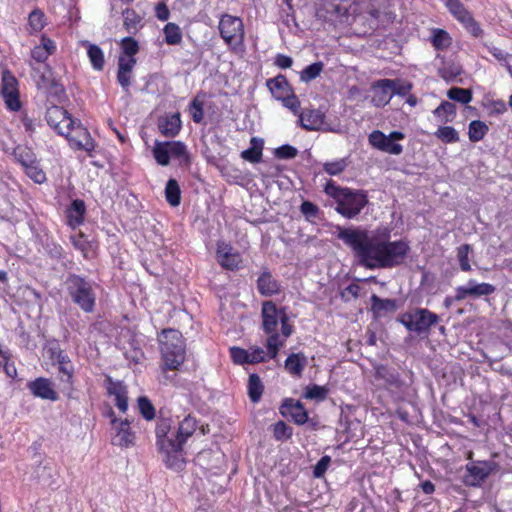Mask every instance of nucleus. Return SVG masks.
Segmentation results:
<instances>
[{"instance_id":"1","label":"nucleus","mask_w":512,"mask_h":512,"mask_svg":"<svg viewBox=\"0 0 512 512\" xmlns=\"http://www.w3.org/2000/svg\"><path fill=\"white\" fill-rule=\"evenodd\" d=\"M334 234L349 247L358 263L368 269L392 268L403 263L409 251L407 242L390 241V230L369 231L361 227L337 225Z\"/></svg>"},{"instance_id":"2","label":"nucleus","mask_w":512,"mask_h":512,"mask_svg":"<svg viewBox=\"0 0 512 512\" xmlns=\"http://www.w3.org/2000/svg\"><path fill=\"white\" fill-rule=\"evenodd\" d=\"M389 6L390 0H322L316 8V18L325 24V30L343 29L357 15L367 13L369 28L377 30L385 28V22L395 19Z\"/></svg>"},{"instance_id":"3","label":"nucleus","mask_w":512,"mask_h":512,"mask_svg":"<svg viewBox=\"0 0 512 512\" xmlns=\"http://www.w3.org/2000/svg\"><path fill=\"white\" fill-rule=\"evenodd\" d=\"M324 191L336 201L335 210L348 219L355 218L368 204L365 191L340 187L333 181L327 182Z\"/></svg>"},{"instance_id":"4","label":"nucleus","mask_w":512,"mask_h":512,"mask_svg":"<svg viewBox=\"0 0 512 512\" xmlns=\"http://www.w3.org/2000/svg\"><path fill=\"white\" fill-rule=\"evenodd\" d=\"M159 344L166 368L178 369L185 360V342L181 332L164 329L159 336Z\"/></svg>"},{"instance_id":"5","label":"nucleus","mask_w":512,"mask_h":512,"mask_svg":"<svg viewBox=\"0 0 512 512\" xmlns=\"http://www.w3.org/2000/svg\"><path fill=\"white\" fill-rule=\"evenodd\" d=\"M64 285L68 296L83 312L92 313L95 309L96 295L92 284L84 277L74 273L68 274Z\"/></svg>"},{"instance_id":"6","label":"nucleus","mask_w":512,"mask_h":512,"mask_svg":"<svg viewBox=\"0 0 512 512\" xmlns=\"http://www.w3.org/2000/svg\"><path fill=\"white\" fill-rule=\"evenodd\" d=\"M262 328L265 333L277 331L279 322L281 323V332L285 338H288L292 332V325L288 323L286 308H277L273 301H265L261 309Z\"/></svg>"},{"instance_id":"7","label":"nucleus","mask_w":512,"mask_h":512,"mask_svg":"<svg viewBox=\"0 0 512 512\" xmlns=\"http://www.w3.org/2000/svg\"><path fill=\"white\" fill-rule=\"evenodd\" d=\"M398 320L408 331L421 335L428 333L431 326L438 323L439 317L426 308H412L400 315Z\"/></svg>"},{"instance_id":"8","label":"nucleus","mask_w":512,"mask_h":512,"mask_svg":"<svg viewBox=\"0 0 512 512\" xmlns=\"http://www.w3.org/2000/svg\"><path fill=\"white\" fill-rule=\"evenodd\" d=\"M498 468V463L494 461H473L466 465L468 475L465 483L469 486H480Z\"/></svg>"},{"instance_id":"9","label":"nucleus","mask_w":512,"mask_h":512,"mask_svg":"<svg viewBox=\"0 0 512 512\" xmlns=\"http://www.w3.org/2000/svg\"><path fill=\"white\" fill-rule=\"evenodd\" d=\"M1 93L10 110L17 111L20 109L18 81L9 70L2 72Z\"/></svg>"},{"instance_id":"10","label":"nucleus","mask_w":512,"mask_h":512,"mask_svg":"<svg viewBox=\"0 0 512 512\" xmlns=\"http://www.w3.org/2000/svg\"><path fill=\"white\" fill-rule=\"evenodd\" d=\"M70 145L78 150L90 152L94 149V142L90 133L82 124L76 120V124L69 126V130L63 133Z\"/></svg>"},{"instance_id":"11","label":"nucleus","mask_w":512,"mask_h":512,"mask_svg":"<svg viewBox=\"0 0 512 512\" xmlns=\"http://www.w3.org/2000/svg\"><path fill=\"white\" fill-rule=\"evenodd\" d=\"M47 123L62 135L65 131L61 128V124L65 123L66 129L76 124V120L68 114V112L60 106H51L46 111Z\"/></svg>"},{"instance_id":"12","label":"nucleus","mask_w":512,"mask_h":512,"mask_svg":"<svg viewBox=\"0 0 512 512\" xmlns=\"http://www.w3.org/2000/svg\"><path fill=\"white\" fill-rule=\"evenodd\" d=\"M111 424L116 432L112 439L114 445L127 448L133 444L135 436L130 429V422L127 419L118 421L116 418H113L111 419Z\"/></svg>"},{"instance_id":"13","label":"nucleus","mask_w":512,"mask_h":512,"mask_svg":"<svg viewBox=\"0 0 512 512\" xmlns=\"http://www.w3.org/2000/svg\"><path fill=\"white\" fill-rule=\"evenodd\" d=\"M172 421L169 418L160 419L157 422L155 433L159 449H175V433H171Z\"/></svg>"},{"instance_id":"14","label":"nucleus","mask_w":512,"mask_h":512,"mask_svg":"<svg viewBox=\"0 0 512 512\" xmlns=\"http://www.w3.org/2000/svg\"><path fill=\"white\" fill-rule=\"evenodd\" d=\"M393 87L392 79H381L376 81L372 87V103L376 107H382L388 104L392 98L391 88Z\"/></svg>"},{"instance_id":"15","label":"nucleus","mask_w":512,"mask_h":512,"mask_svg":"<svg viewBox=\"0 0 512 512\" xmlns=\"http://www.w3.org/2000/svg\"><path fill=\"white\" fill-rule=\"evenodd\" d=\"M27 387L35 397L51 401L58 399L57 392L53 389L51 381L47 378L39 377L30 381Z\"/></svg>"},{"instance_id":"16","label":"nucleus","mask_w":512,"mask_h":512,"mask_svg":"<svg viewBox=\"0 0 512 512\" xmlns=\"http://www.w3.org/2000/svg\"><path fill=\"white\" fill-rule=\"evenodd\" d=\"M325 115L318 109H309L299 114V122L305 130L316 131L323 128Z\"/></svg>"},{"instance_id":"17","label":"nucleus","mask_w":512,"mask_h":512,"mask_svg":"<svg viewBox=\"0 0 512 512\" xmlns=\"http://www.w3.org/2000/svg\"><path fill=\"white\" fill-rule=\"evenodd\" d=\"M281 413L285 416H291L298 425H302L308 420V413L303 404L300 401H294L293 399H287L284 402L281 408Z\"/></svg>"},{"instance_id":"18","label":"nucleus","mask_w":512,"mask_h":512,"mask_svg":"<svg viewBox=\"0 0 512 512\" xmlns=\"http://www.w3.org/2000/svg\"><path fill=\"white\" fill-rule=\"evenodd\" d=\"M135 65L136 58H118L117 81L125 91H128L131 85V77Z\"/></svg>"},{"instance_id":"19","label":"nucleus","mask_w":512,"mask_h":512,"mask_svg":"<svg viewBox=\"0 0 512 512\" xmlns=\"http://www.w3.org/2000/svg\"><path fill=\"white\" fill-rule=\"evenodd\" d=\"M183 445L175 447V449H159L164 454L163 461L168 469L181 471L185 467V459L182 455Z\"/></svg>"},{"instance_id":"20","label":"nucleus","mask_w":512,"mask_h":512,"mask_svg":"<svg viewBox=\"0 0 512 512\" xmlns=\"http://www.w3.org/2000/svg\"><path fill=\"white\" fill-rule=\"evenodd\" d=\"M197 428L196 419L191 417L190 415L186 416L178 426L177 431L175 432V442L176 447H180V445H184L189 437L193 435Z\"/></svg>"},{"instance_id":"21","label":"nucleus","mask_w":512,"mask_h":512,"mask_svg":"<svg viewBox=\"0 0 512 512\" xmlns=\"http://www.w3.org/2000/svg\"><path fill=\"white\" fill-rule=\"evenodd\" d=\"M266 85L273 97L277 100L283 99L292 92L286 77L283 75L268 79Z\"/></svg>"},{"instance_id":"22","label":"nucleus","mask_w":512,"mask_h":512,"mask_svg":"<svg viewBox=\"0 0 512 512\" xmlns=\"http://www.w3.org/2000/svg\"><path fill=\"white\" fill-rule=\"evenodd\" d=\"M257 288L261 295L272 296L280 291V285L269 271H264L257 280Z\"/></svg>"},{"instance_id":"23","label":"nucleus","mask_w":512,"mask_h":512,"mask_svg":"<svg viewBox=\"0 0 512 512\" xmlns=\"http://www.w3.org/2000/svg\"><path fill=\"white\" fill-rule=\"evenodd\" d=\"M158 128L166 137H174L181 129V120L179 113L173 114L159 120Z\"/></svg>"},{"instance_id":"24","label":"nucleus","mask_w":512,"mask_h":512,"mask_svg":"<svg viewBox=\"0 0 512 512\" xmlns=\"http://www.w3.org/2000/svg\"><path fill=\"white\" fill-rule=\"evenodd\" d=\"M307 364V358L303 353H292L285 361V369L293 376L300 377Z\"/></svg>"},{"instance_id":"25","label":"nucleus","mask_w":512,"mask_h":512,"mask_svg":"<svg viewBox=\"0 0 512 512\" xmlns=\"http://www.w3.org/2000/svg\"><path fill=\"white\" fill-rule=\"evenodd\" d=\"M85 212L86 206L84 201L81 199L73 200L70 207L67 210L69 224L73 227L82 224Z\"/></svg>"},{"instance_id":"26","label":"nucleus","mask_w":512,"mask_h":512,"mask_svg":"<svg viewBox=\"0 0 512 512\" xmlns=\"http://www.w3.org/2000/svg\"><path fill=\"white\" fill-rule=\"evenodd\" d=\"M55 48L56 47L54 42L51 39L43 36L41 38V44L35 46L31 51V56L37 62H44L49 57V55L55 51Z\"/></svg>"},{"instance_id":"27","label":"nucleus","mask_w":512,"mask_h":512,"mask_svg":"<svg viewBox=\"0 0 512 512\" xmlns=\"http://www.w3.org/2000/svg\"><path fill=\"white\" fill-rule=\"evenodd\" d=\"M169 156L180 161L181 165H189L191 162L189 153L184 143L180 141H167Z\"/></svg>"},{"instance_id":"28","label":"nucleus","mask_w":512,"mask_h":512,"mask_svg":"<svg viewBox=\"0 0 512 512\" xmlns=\"http://www.w3.org/2000/svg\"><path fill=\"white\" fill-rule=\"evenodd\" d=\"M242 19L229 15L223 14L219 21V32H243Z\"/></svg>"},{"instance_id":"29","label":"nucleus","mask_w":512,"mask_h":512,"mask_svg":"<svg viewBox=\"0 0 512 512\" xmlns=\"http://www.w3.org/2000/svg\"><path fill=\"white\" fill-rule=\"evenodd\" d=\"M87 46V55L90 59L92 67L97 71H102L105 64L104 53L99 46L89 42L83 43Z\"/></svg>"},{"instance_id":"30","label":"nucleus","mask_w":512,"mask_h":512,"mask_svg":"<svg viewBox=\"0 0 512 512\" xmlns=\"http://www.w3.org/2000/svg\"><path fill=\"white\" fill-rule=\"evenodd\" d=\"M469 297L479 298L488 296L495 292V286L489 283H476L474 280H469L467 283Z\"/></svg>"},{"instance_id":"31","label":"nucleus","mask_w":512,"mask_h":512,"mask_svg":"<svg viewBox=\"0 0 512 512\" xmlns=\"http://www.w3.org/2000/svg\"><path fill=\"white\" fill-rule=\"evenodd\" d=\"M37 86L40 89H45L50 93L59 94L63 92V87L58 83V81L52 77V73L50 69H47V73H43L37 82Z\"/></svg>"},{"instance_id":"32","label":"nucleus","mask_w":512,"mask_h":512,"mask_svg":"<svg viewBox=\"0 0 512 512\" xmlns=\"http://www.w3.org/2000/svg\"><path fill=\"white\" fill-rule=\"evenodd\" d=\"M372 309L375 313H390L396 311V301L393 299H382L377 295L371 296Z\"/></svg>"},{"instance_id":"33","label":"nucleus","mask_w":512,"mask_h":512,"mask_svg":"<svg viewBox=\"0 0 512 512\" xmlns=\"http://www.w3.org/2000/svg\"><path fill=\"white\" fill-rule=\"evenodd\" d=\"M447 7L462 23L468 24L473 22L470 14L459 0H448ZM466 28H468V25H466Z\"/></svg>"},{"instance_id":"34","label":"nucleus","mask_w":512,"mask_h":512,"mask_svg":"<svg viewBox=\"0 0 512 512\" xmlns=\"http://www.w3.org/2000/svg\"><path fill=\"white\" fill-rule=\"evenodd\" d=\"M165 197L171 206H178L181 200V191L175 179H169L165 187Z\"/></svg>"},{"instance_id":"35","label":"nucleus","mask_w":512,"mask_h":512,"mask_svg":"<svg viewBox=\"0 0 512 512\" xmlns=\"http://www.w3.org/2000/svg\"><path fill=\"white\" fill-rule=\"evenodd\" d=\"M263 384L257 374H251L248 380V395L253 403L260 400L263 393Z\"/></svg>"},{"instance_id":"36","label":"nucleus","mask_w":512,"mask_h":512,"mask_svg":"<svg viewBox=\"0 0 512 512\" xmlns=\"http://www.w3.org/2000/svg\"><path fill=\"white\" fill-rule=\"evenodd\" d=\"M487 132L488 126L484 122L480 120H473L470 122L468 136L471 142H478L482 140Z\"/></svg>"},{"instance_id":"37","label":"nucleus","mask_w":512,"mask_h":512,"mask_svg":"<svg viewBox=\"0 0 512 512\" xmlns=\"http://www.w3.org/2000/svg\"><path fill=\"white\" fill-rule=\"evenodd\" d=\"M121 53L118 58L131 59L139 51L138 42L132 37H125L121 41Z\"/></svg>"},{"instance_id":"38","label":"nucleus","mask_w":512,"mask_h":512,"mask_svg":"<svg viewBox=\"0 0 512 512\" xmlns=\"http://www.w3.org/2000/svg\"><path fill=\"white\" fill-rule=\"evenodd\" d=\"M123 25L127 30L138 31L142 28V18L132 9L123 11Z\"/></svg>"},{"instance_id":"39","label":"nucleus","mask_w":512,"mask_h":512,"mask_svg":"<svg viewBox=\"0 0 512 512\" xmlns=\"http://www.w3.org/2000/svg\"><path fill=\"white\" fill-rule=\"evenodd\" d=\"M375 376L377 379H383L386 383L397 385L399 383V375L384 365L375 367Z\"/></svg>"},{"instance_id":"40","label":"nucleus","mask_w":512,"mask_h":512,"mask_svg":"<svg viewBox=\"0 0 512 512\" xmlns=\"http://www.w3.org/2000/svg\"><path fill=\"white\" fill-rule=\"evenodd\" d=\"M153 156L159 165H168L170 161V156L167 143L156 141L153 148Z\"/></svg>"},{"instance_id":"41","label":"nucleus","mask_w":512,"mask_h":512,"mask_svg":"<svg viewBox=\"0 0 512 512\" xmlns=\"http://www.w3.org/2000/svg\"><path fill=\"white\" fill-rule=\"evenodd\" d=\"M14 156L24 169L37 161L34 153L26 147H17L14 151Z\"/></svg>"},{"instance_id":"42","label":"nucleus","mask_w":512,"mask_h":512,"mask_svg":"<svg viewBox=\"0 0 512 512\" xmlns=\"http://www.w3.org/2000/svg\"><path fill=\"white\" fill-rule=\"evenodd\" d=\"M447 96L453 101L468 104L472 100V92L469 89L452 87L447 91Z\"/></svg>"},{"instance_id":"43","label":"nucleus","mask_w":512,"mask_h":512,"mask_svg":"<svg viewBox=\"0 0 512 512\" xmlns=\"http://www.w3.org/2000/svg\"><path fill=\"white\" fill-rule=\"evenodd\" d=\"M435 136L444 143H455L459 141L458 132L451 126L439 127L435 132Z\"/></svg>"},{"instance_id":"44","label":"nucleus","mask_w":512,"mask_h":512,"mask_svg":"<svg viewBox=\"0 0 512 512\" xmlns=\"http://www.w3.org/2000/svg\"><path fill=\"white\" fill-rule=\"evenodd\" d=\"M243 35L244 34H220L221 38L235 53L244 52Z\"/></svg>"},{"instance_id":"45","label":"nucleus","mask_w":512,"mask_h":512,"mask_svg":"<svg viewBox=\"0 0 512 512\" xmlns=\"http://www.w3.org/2000/svg\"><path fill=\"white\" fill-rule=\"evenodd\" d=\"M45 14L39 10L35 9L29 14L28 23L33 32H40L46 24Z\"/></svg>"},{"instance_id":"46","label":"nucleus","mask_w":512,"mask_h":512,"mask_svg":"<svg viewBox=\"0 0 512 512\" xmlns=\"http://www.w3.org/2000/svg\"><path fill=\"white\" fill-rule=\"evenodd\" d=\"M328 390L324 386L309 385L305 388L304 397L306 399L323 401L327 396Z\"/></svg>"},{"instance_id":"47","label":"nucleus","mask_w":512,"mask_h":512,"mask_svg":"<svg viewBox=\"0 0 512 512\" xmlns=\"http://www.w3.org/2000/svg\"><path fill=\"white\" fill-rule=\"evenodd\" d=\"M472 251V247L469 244H462L457 248V258L462 271H470L471 265L469 263L468 255Z\"/></svg>"},{"instance_id":"48","label":"nucleus","mask_w":512,"mask_h":512,"mask_svg":"<svg viewBox=\"0 0 512 512\" xmlns=\"http://www.w3.org/2000/svg\"><path fill=\"white\" fill-rule=\"evenodd\" d=\"M138 407L141 415L148 421L154 419L155 417V408L152 405L151 401L145 397L141 396L138 398Z\"/></svg>"},{"instance_id":"49","label":"nucleus","mask_w":512,"mask_h":512,"mask_svg":"<svg viewBox=\"0 0 512 512\" xmlns=\"http://www.w3.org/2000/svg\"><path fill=\"white\" fill-rule=\"evenodd\" d=\"M323 70V63L322 62H315L309 66H307L302 72H301V80L303 81H311L318 77L320 73Z\"/></svg>"},{"instance_id":"50","label":"nucleus","mask_w":512,"mask_h":512,"mask_svg":"<svg viewBox=\"0 0 512 512\" xmlns=\"http://www.w3.org/2000/svg\"><path fill=\"white\" fill-rule=\"evenodd\" d=\"M273 434L276 440H287L292 436V428L283 421H278L274 425Z\"/></svg>"},{"instance_id":"51","label":"nucleus","mask_w":512,"mask_h":512,"mask_svg":"<svg viewBox=\"0 0 512 512\" xmlns=\"http://www.w3.org/2000/svg\"><path fill=\"white\" fill-rule=\"evenodd\" d=\"M25 172L29 178L36 183H43L46 180L44 171L40 168L38 161H35L29 167L25 169Z\"/></svg>"},{"instance_id":"52","label":"nucleus","mask_w":512,"mask_h":512,"mask_svg":"<svg viewBox=\"0 0 512 512\" xmlns=\"http://www.w3.org/2000/svg\"><path fill=\"white\" fill-rule=\"evenodd\" d=\"M269 337L267 339V349L271 358H275L279 351V348L283 345V342L279 340V334L277 331L273 333H268Z\"/></svg>"},{"instance_id":"53","label":"nucleus","mask_w":512,"mask_h":512,"mask_svg":"<svg viewBox=\"0 0 512 512\" xmlns=\"http://www.w3.org/2000/svg\"><path fill=\"white\" fill-rule=\"evenodd\" d=\"M347 167L345 159H340L333 162H327L323 165V169L329 175H338L342 173Z\"/></svg>"},{"instance_id":"54","label":"nucleus","mask_w":512,"mask_h":512,"mask_svg":"<svg viewBox=\"0 0 512 512\" xmlns=\"http://www.w3.org/2000/svg\"><path fill=\"white\" fill-rule=\"evenodd\" d=\"M274 154L278 159H293L297 156L298 150L291 145L285 144L275 149Z\"/></svg>"},{"instance_id":"55","label":"nucleus","mask_w":512,"mask_h":512,"mask_svg":"<svg viewBox=\"0 0 512 512\" xmlns=\"http://www.w3.org/2000/svg\"><path fill=\"white\" fill-rule=\"evenodd\" d=\"M218 257L220 264L227 269H235L238 266V256L232 255L228 252L222 253L218 251Z\"/></svg>"},{"instance_id":"56","label":"nucleus","mask_w":512,"mask_h":512,"mask_svg":"<svg viewBox=\"0 0 512 512\" xmlns=\"http://www.w3.org/2000/svg\"><path fill=\"white\" fill-rule=\"evenodd\" d=\"M283 105L291 110L294 114L299 116L300 112V101L297 96L293 93V91L281 99Z\"/></svg>"},{"instance_id":"57","label":"nucleus","mask_w":512,"mask_h":512,"mask_svg":"<svg viewBox=\"0 0 512 512\" xmlns=\"http://www.w3.org/2000/svg\"><path fill=\"white\" fill-rule=\"evenodd\" d=\"M300 211L310 221L318 216L319 208L310 201H304L300 206Z\"/></svg>"},{"instance_id":"58","label":"nucleus","mask_w":512,"mask_h":512,"mask_svg":"<svg viewBox=\"0 0 512 512\" xmlns=\"http://www.w3.org/2000/svg\"><path fill=\"white\" fill-rule=\"evenodd\" d=\"M241 157L251 163H258L262 157V146L244 150L241 153Z\"/></svg>"},{"instance_id":"59","label":"nucleus","mask_w":512,"mask_h":512,"mask_svg":"<svg viewBox=\"0 0 512 512\" xmlns=\"http://www.w3.org/2000/svg\"><path fill=\"white\" fill-rule=\"evenodd\" d=\"M430 40L433 46L438 50L447 48L451 44L449 34H433Z\"/></svg>"},{"instance_id":"60","label":"nucleus","mask_w":512,"mask_h":512,"mask_svg":"<svg viewBox=\"0 0 512 512\" xmlns=\"http://www.w3.org/2000/svg\"><path fill=\"white\" fill-rule=\"evenodd\" d=\"M190 112L195 123H201L204 117L203 102L194 99L190 105Z\"/></svg>"},{"instance_id":"61","label":"nucleus","mask_w":512,"mask_h":512,"mask_svg":"<svg viewBox=\"0 0 512 512\" xmlns=\"http://www.w3.org/2000/svg\"><path fill=\"white\" fill-rule=\"evenodd\" d=\"M231 357L236 364L249 363L248 351L240 347L230 348Z\"/></svg>"},{"instance_id":"62","label":"nucleus","mask_w":512,"mask_h":512,"mask_svg":"<svg viewBox=\"0 0 512 512\" xmlns=\"http://www.w3.org/2000/svg\"><path fill=\"white\" fill-rule=\"evenodd\" d=\"M330 462H331L330 456L326 455V456L321 457L320 460L314 466L313 475L316 478L322 477L325 474Z\"/></svg>"},{"instance_id":"63","label":"nucleus","mask_w":512,"mask_h":512,"mask_svg":"<svg viewBox=\"0 0 512 512\" xmlns=\"http://www.w3.org/2000/svg\"><path fill=\"white\" fill-rule=\"evenodd\" d=\"M386 138L387 135H385L383 132L375 130L369 135V143L378 150H381Z\"/></svg>"},{"instance_id":"64","label":"nucleus","mask_w":512,"mask_h":512,"mask_svg":"<svg viewBox=\"0 0 512 512\" xmlns=\"http://www.w3.org/2000/svg\"><path fill=\"white\" fill-rule=\"evenodd\" d=\"M68 362L65 355H62V353L58 355L59 371L66 377L65 381L70 383L72 379V369L68 367Z\"/></svg>"}]
</instances>
